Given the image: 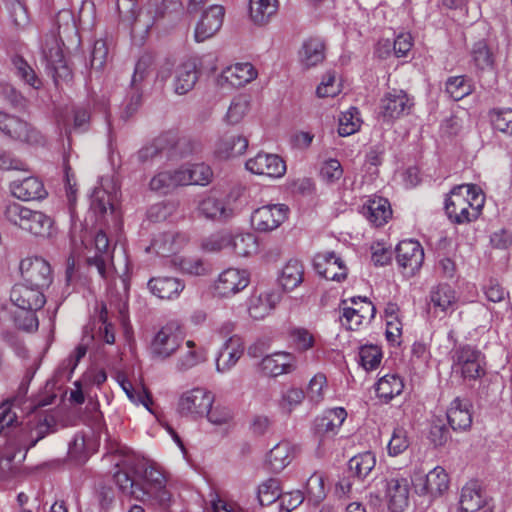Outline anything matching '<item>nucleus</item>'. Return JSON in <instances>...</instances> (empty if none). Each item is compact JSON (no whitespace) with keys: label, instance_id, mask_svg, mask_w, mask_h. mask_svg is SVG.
I'll list each match as a JSON object with an SVG mask.
<instances>
[{"label":"nucleus","instance_id":"obj_1","mask_svg":"<svg viewBox=\"0 0 512 512\" xmlns=\"http://www.w3.org/2000/svg\"><path fill=\"white\" fill-rule=\"evenodd\" d=\"M115 453H119L113 456L119 470L114 474V481L123 493L141 502H169L167 477L157 464H145L141 470H136L135 459L127 453L125 447L117 448Z\"/></svg>","mask_w":512,"mask_h":512},{"label":"nucleus","instance_id":"obj_2","mask_svg":"<svg viewBox=\"0 0 512 512\" xmlns=\"http://www.w3.org/2000/svg\"><path fill=\"white\" fill-rule=\"evenodd\" d=\"M3 218L11 226L30 236L47 240L58 233L55 219L41 210H34L16 201H9L3 207Z\"/></svg>","mask_w":512,"mask_h":512},{"label":"nucleus","instance_id":"obj_3","mask_svg":"<svg viewBox=\"0 0 512 512\" xmlns=\"http://www.w3.org/2000/svg\"><path fill=\"white\" fill-rule=\"evenodd\" d=\"M485 195L474 184H463L451 190L445 200V211L449 219L457 224L476 220L484 207Z\"/></svg>","mask_w":512,"mask_h":512},{"label":"nucleus","instance_id":"obj_4","mask_svg":"<svg viewBox=\"0 0 512 512\" xmlns=\"http://www.w3.org/2000/svg\"><path fill=\"white\" fill-rule=\"evenodd\" d=\"M258 239L251 232H223L207 239L203 248L208 251L230 249L235 255L249 257L258 251Z\"/></svg>","mask_w":512,"mask_h":512},{"label":"nucleus","instance_id":"obj_5","mask_svg":"<svg viewBox=\"0 0 512 512\" xmlns=\"http://www.w3.org/2000/svg\"><path fill=\"white\" fill-rule=\"evenodd\" d=\"M239 196V191H231L224 196L211 193L199 201L197 212L206 219L229 220L240 210L238 205Z\"/></svg>","mask_w":512,"mask_h":512},{"label":"nucleus","instance_id":"obj_6","mask_svg":"<svg viewBox=\"0 0 512 512\" xmlns=\"http://www.w3.org/2000/svg\"><path fill=\"white\" fill-rule=\"evenodd\" d=\"M173 75L172 89L177 95H185L190 92L198 81L200 70L198 61L189 58L178 63L173 69L170 65H164L157 73V78L165 82Z\"/></svg>","mask_w":512,"mask_h":512},{"label":"nucleus","instance_id":"obj_7","mask_svg":"<svg viewBox=\"0 0 512 512\" xmlns=\"http://www.w3.org/2000/svg\"><path fill=\"white\" fill-rule=\"evenodd\" d=\"M214 401L215 396L211 391L203 387H194L179 396L177 411L180 415L192 419L204 418Z\"/></svg>","mask_w":512,"mask_h":512},{"label":"nucleus","instance_id":"obj_8","mask_svg":"<svg viewBox=\"0 0 512 512\" xmlns=\"http://www.w3.org/2000/svg\"><path fill=\"white\" fill-rule=\"evenodd\" d=\"M289 208L285 204L270 203L254 209L250 224L258 233H269L278 229L288 218Z\"/></svg>","mask_w":512,"mask_h":512},{"label":"nucleus","instance_id":"obj_9","mask_svg":"<svg viewBox=\"0 0 512 512\" xmlns=\"http://www.w3.org/2000/svg\"><path fill=\"white\" fill-rule=\"evenodd\" d=\"M413 486L417 495L428 497L431 503L448 491L450 480L447 472L437 466L426 475L416 477L413 480Z\"/></svg>","mask_w":512,"mask_h":512},{"label":"nucleus","instance_id":"obj_10","mask_svg":"<svg viewBox=\"0 0 512 512\" xmlns=\"http://www.w3.org/2000/svg\"><path fill=\"white\" fill-rule=\"evenodd\" d=\"M413 105V99L405 91L392 90L381 98L379 115L383 122L392 124L397 119L409 115Z\"/></svg>","mask_w":512,"mask_h":512},{"label":"nucleus","instance_id":"obj_11","mask_svg":"<svg viewBox=\"0 0 512 512\" xmlns=\"http://www.w3.org/2000/svg\"><path fill=\"white\" fill-rule=\"evenodd\" d=\"M452 369L464 379H477L484 374V358L475 348L460 347L453 354Z\"/></svg>","mask_w":512,"mask_h":512},{"label":"nucleus","instance_id":"obj_12","mask_svg":"<svg viewBox=\"0 0 512 512\" xmlns=\"http://www.w3.org/2000/svg\"><path fill=\"white\" fill-rule=\"evenodd\" d=\"M41 53L47 67L53 72L56 83L70 76V70L66 65L60 42L55 33L45 36L41 44Z\"/></svg>","mask_w":512,"mask_h":512},{"label":"nucleus","instance_id":"obj_13","mask_svg":"<svg viewBox=\"0 0 512 512\" xmlns=\"http://www.w3.org/2000/svg\"><path fill=\"white\" fill-rule=\"evenodd\" d=\"M184 342V333L179 326L167 324L155 335L151 350L152 353L161 359H168L179 349Z\"/></svg>","mask_w":512,"mask_h":512},{"label":"nucleus","instance_id":"obj_14","mask_svg":"<svg viewBox=\"0 0 512 512\" xmlns=\"http://www.w3.org/2000/svg\"><path fill=\"white\" fill-rule=\"evenodd\" d=\"M245 166L249 172L269 179H280L287 170L286 163L280 156L265 152L249 158Z\"/></svg>","mask_w":512,"mask_h":512},{"label":"nucleus","instance_id":"obj_15","mask_svg":"<svg viewBox=\"0 0 512 512\" xmlns=\"http://www.w3.org/2000/svg\"><path fill=\"white\" fill-rule=\"evenodd\" d=\"M250 283V273L246 269L227 268L222 271L214 284L215 293L224 298L243 291Z\"/></svg>","mask_w":512,"mask_h":512},{"label":"nucleus","instance_id":"obj_16","mask_svg":"<svg viewBox=\"0 0 512 512\" xmlns=\"http://www.w3.org/2000/svg\"><path fill=\"white\" fill-rule=\"evenodd\" d=\"M23 282L44 289L51 283V268L41 257H27L20 262Z\"/></svg>","mask_w":512,"mask_h":512},{"label":"nucleus","instance_id":"obj_17","mask_svg":"<svg viewBox=\"0 0 512 512\" xmlns=\"http://www.w3.org/2000/svg\"><path fill=\"white\" fill-rule=\"evenodd\" d=\"M346 418L347 412L342 407L326 410L321 417L317 418L315 431L320 445H326L327 441L339 433Z\"/></svg>","mask_w":512,"mask_h":512},{"label":"nucleus","instance_id":"obj_18","mask_svg":"<svg viewBox=\"0 0 512 512\" xmlns=\"http://www.w3.org/2000/svg\"><path fill=\"white\" fill-rule=\"evenodd\" d=\"M351 304L359 305V309H343L341 324L349 330H359L368 325L375 316L376 309L366 298H352Z\"/></svg>","mask_w":512,"mask_h":512},{"label":"nucleus","instance_id":"obj_19","mask_svg":"<svg viewBox=\"0 0 512 512\" xmlns=\"http://www.w3.org/2000/svg\"><path fill=\"white\" fill-rule=\"evenodd\" d=\"M11 302L24 311H36L46 302L43 289L27 283L16 284L10 293Z\"/></svg>","mask_w":512,"mask_h":512},{"label":"nucleus","instance_id":"obj_20","mask_svg":"<svg viewBox=\"0 0 512 512\" xmlns=\"http://www.w3.org/2000/svg\"><path fill=\"white\" fill-rule=\"evenodd\" d=\"M245 351L244 340L238 336L233 335L229 337L222 345L216 357V371L224 374L231 371Z\"/></svg>","mask_w":512,"mask_h":512},{"label":"nucleus","instance_id":"obj_21","mask_svg":"<svg viewBox=\"0 0 512 512\" xmlns=\"http://www.w3.org/2000/svg\"><path fill=\"white\" fill-rule=\"evenodd\" d=\"M396 253L398 264L406 270L407 274L414 275L421 268L424 250L418 241L412 239L401 241L396 247Z\"/></svg>","mask_w":512,"mask_h":512},{"label":"nucleus","instance_id":"obj_22","mask_svg":"<svg viewBox=\"0 0 512 512\" xmlns=\"http://www.w3.org/2000/svg\"><path fill=\"white\" fill-rule=\"evenodd\" d=\"M89 266H95L101 277L106 276V263L110 259L109 240L107 235L98 232L90 246L85 245L83 254Z\"/></svg>","mask_w":512,"mask_h":512},{"label":"nucleus","instance_id":"obj_23","mask_svg":"<svg viewBox=\"0 0 512 512\" xmlns=\"http://www.w3.org/2000/svg\"><path fill=\"white\" fill-rule=\"evenodd\" d=\"M316 271L327 280L340 282L347 277L344 261L334 252L318 253L314 258Z\"/></svg>","mask_w":512,"mask_h":512},{"label":"nucleus","instance_id":"obj_24","mask_svg":"<svg viewBox=\"0 0 512 512\" xmlns=\"http://www.w3.org/2000/svg\"><path fill=\"white\" fill-rule=\"evenodd\" d=\"M11 194L21 201H41L48 196V192L41 179L29 176L17 179L10 183Z\"/></svg>","mask_w":512,"mask_h":512},{"label":"nucleus","instance_id":"obj_25","mask_svg":"<svg viewBox=\"0 0 512 512\" xmlns=\"http://www.w3.org/2000/svg\"><path fill=\"white\" fill-rule=\"evenodd\" d=\"M225 10L223 6L212 5L201 16L196 25L194 37L197 42H203L214 36L223 24Z\"/></svg>","mask_w":512,"mask_h":512},{"label":"nucleus","instance_id":"obj_26","mask_svg":"<svg viewBox=\"0 0 512 512\" xmlns=\"http://www.w3.org/2000/svg\"><path fill=\"white\" fill-rule=\"evenodd\" d=\"M385 501L390 512H403L409 504V482L406 478L386 481Z\"/></svg>","mask_w":512,"mask_h":512},{"label":"nucleus","instance_id":"obj_27","mask_svg":"<svg viewBox=\"0 0 512 512\" xmlns=\"http://www.w3.org/2000/svg\"><path fill=\"white\" fill-rule=\"evenodd\" d=\"M279 301L280 294L276 291H254L248 298L247 311L251 318L261 320L271 313Z\"/></svg>","mask_w":512,"mask_h":512},{"label":"nucleus","instance_id":"obj_28","mask_svg":"<svg viewBox=\"0 0 512 512\" xmlns=\"http://www.w3.org/2000/svg\"><path fill=\"white\" fill-rule=\"evenodd\" d=\"M446 419L454 431H466L472 425L471 405L468 400L456 397L447 410Z\"/></svg>","mask_w":512,"mask_h":512},{"label":"nucleus","instance_id":"obj_29","mask_svg":"<svg viewBox=\"0 0 512 512\" xmlns=\"http://www.w3.org/2000/svg\"><path fill=\"white\" fill-rule=\"evenodd\" d=\"M187 244V237L177 232H164L156 235L150 249L163 257L174 258Z\"/></svg>","mask_w":512,"mask_h":512},{"label":"nucleus","instance_id":"obj_30","mask_svg":"<svg viewBox=\"0 0 512 512\" xmlns=\"http://www.w3.org/2000/svg\"><path fill=\"white\" fill-rule=\"evenodd\" d=\"M261 369L271 377L291 373L296 369V357L284 351L272 353L262 359Z\"/></svg>","mask_w":512,"mask_h":512},{"label":"nucleus","instance_id":"obj_31","mask_svg":"<svg viewBox=\"0 0 512 512\" xmlns=\"http://www.w3.org/2000/svg\"><path fill=\"white\" fill-rule=\"evenodd\" d=\"M457 302L456 291L447 284H439L429 293V305L435 312L452 313L456 309Z\"/></svg>","mask_w":512,"mask_h":512},{"label":"nucleus","instance_id":"obj_32","mask_svg":"<svg viewBox=\"0 0 512 512\" xmlns=\"http://www.w3.org/2000/svg\"><path fill=\"white\" fill-rule=\"evenodd\" d=\"M208 350L197 345L193 340L185 342V350L177 357L175 368L179 372H186L207 360Z\"/></svg>","mask_w":512,"mask_h":512},{"label":"nucleus","instance_id":"obj_33","mask_svg":"<svg viewBox=\"0 0 512 512\" xmlns=\"http://www.w3.org/2000/svg\"><path fill=\"white\" fill-rule=\"evenodd\" d=\"M487 504V497L476 482L464 485L460 492L457 512H476Z\"/></svg>","mask_w":512,"mask_h":512},{"label":"nucleus","instance_id":"obj_34","mask_svg":"<svg viewBox=\"0 0 512 512\" xmlns=\"http://www.w3.org/2000/svg\"><path fill=\"white\" fill-rule=\"evenodd\" d=\"M363 214L372 224L382 226L391 218L392 209L386 198L375 195L363 205Z\"/></svg>","mask_w":512,"mask_h":512},{"label":"nucleus","instance_id":"obj_35","mask_svg":"<svg viewBox=\"0 0 512 512\" xmlns=\"http://www.w3.org/2000/svg\"><path fill=\"white\" fill-rule=\"evenodd\" d=\"M184 287V283L174 277H155L148 282L151 293L160 299L166 300L178 298Z\"/></svg>","mask_w":512,"mask_h":512},{"label":"nucleus","instance_id":"obj_36","mask_svg":"<svg viewBox=\"0 0 512 512\" xmlns=\"http://www.w3.org/2000/svg\"><path fill=\"white\" fill-rule=\"evenodd\" d=\"M258 72L249 62L235 63L222 72V79L234 87L244 86L257 78Z\"/></svg>","mask_w":512,"mask_h":512},{"label":"nucleus","instance_id":"obj_37","mask_svg":"<svg viewBox=\"0 0 512 512\" xmlns=\"http://www.w3.org/2000/svg\"><path fill=\"white\" fill-rule=\"evenodd\" d=\"M295 456V447L288 441L277 443L267 454L266 464L273 472L285 469Z\"/></svg>","mask_w":512,"mask_h":512},{"label":"nucleus","instance_id":"obj_38","mask_svg":"<svg viewBox=\"0 0 512 512\" xmlns=\"http://www.w3.org/2000/svg\"><path fill=\"white\" fill-rule=\"evenodd\" d=\"M0 130L12 138L20 141H32L33 131L21 119L0 111Z\"/></svg>","mask_w":512,"mask_h":512},{"label":"nucleus","instance_id":"obj_39","mask_svg":"<svg viewBox=\"0 0 512 512\" xmlns=\"http://www.w3.org/2000/svg\"><path fill=\"white\" fill-rule=\"evenodd\" d=\"M277 11V0H249V18L257 26L268 24Z\"/></svg>","mask_w":512,"mask_h":512},{"label":"nucleus","instance_id":"obj_40","mask_svg":"<svg viewBox=\"0 0 512 512\" xmlns=\"http://www.w3.org/2000/svg\"><path fill=\"white\" fill-rule=\"evenodd\" d=\"M182 186L184 185H207L212 180L213 172L204 163H196L178 168Z\"/></svg>","mask_w":512,"mask_h":512},{"label":"nucleus","instance_id":"obj_41","mask_svg":"<svg viewBox=\"0 0 512 512\" xmlns=\"http://www.w3.org/2000/svg\"><path fill=\"white\" fill-rule=\"evenodd\" d=\"M303 277V264L297 259H290L281 268L278 282L284 290L291 291L302 283Z\"/></svg>","mask_w":512,"mask_h":512},{"label":"nucleus","instance_id":"obj_42","mask_svg":"<svg viewBox=\"0 0 512 512\" xmlns=\"http://www.w3.org/2000/svg\"><path fill=\"white\" fill-rule=\"evenodd\" d=\"M247 147L248 140L241 135H235L221 139L216 145L215 154L220 159H229L244 154Z\"/></svg>","mask_w":512,"mask_h":512},{"label":"nucleus","instance_id":"obj_43","mask_svg":"<svg viewBox=\"0 0 512 512\" xmlns=\"http://www.w3.org/2000/svg\"><path fill=\"white\" fill-rule=\"evenodd\" d=\"M96 450V441L89 433H77L69 444V455L77 461H85Z\"/></svg>","mask_w":512,"mask_h":512},{"label":"nucleus","instance_id":"obj_44","mask_svg":"<svg viewBox=\"0 0 512 512\" xmlns=\"http://www.w3.org/2000/svg\"><path fill=\"white\" fill-rule=\"evenodd\" d=\"M324 60V44L320 39L312 38L303 43L299 51V61L305 68H311Z\"/></svg>","mask_w":512,"mask_h":512},{"label":"nucleus","instance_id":"obj_45","mask_svg":"<svg viewBox=\"0 0 512 512\" xmlns=\"http://www.w3.org/2000/svg\"><path fill=\"white\" fill-rule=\"evenodd\" d=\"M403 389V379L397 374H387L382 376L376 385L378 397L386 401L400 395Z\"/></svg>","mask_w":512,"mask_h":512},{"label":"nucleus","instance_id":"obj_46","mask_svg":"<svg viewBox=\"0 0 512 512\" xmlns=\"http://www.w3.org/2000/svg\"><path fill=\"white\" fill-rule=\"evenodd\" d=\"M178 186H182V180L178 169L158 172L153 176L149 183L151 190L163 194L168 193L170 190Z\"/></svg>","mask_w":512,"mask_h":512},{"label":"nucleus","instance_id":"obj_47","mask_svg":"<svg viewBox=\"0 0 512 512\" xmlns=\"http://www.w3.org/2000/svg\"><path fill=\"white\" fill-rule=\"evenodd\" d=\"M470 54L471 61L478 70L486 71L493 69L495 62L494 53L484 40L474 43Z\"/></svg>","mask_w":512,"mask_h":512},{"label":"nucleus","instance_id":"obj_48","mask_svg":"<svg viewBox=\"0 0 512 512\" xmlns=\"http://www.w3.org/2000/svg\"><path fill=\"white\" fill-rule=\"evenodd\" d=\"M250 111V100L246 95H238L231 101L223 121L227 125H237L243 121Z\"/></svg>","mask_w":512,"mask_h":512},{"label":"nucleus","instance_id":"obj_49","mask_svg":"<svg viewBox=\"0 0 512 512\" xmlns=\"http://www.w3.org/2000/svg\"><path fill=\"white\" fill-rule=\"evenodd\" d=\"M325 475L321 472H314L305 485V495L309 502L319 504L326 497Z\"/></svg>","mask_w":512,"mask_h":512},{"label":"nucleus","instance_id":"obj_50","mask_svg":"<svg viewBox=\"0 0 512 512\" xmlns=\"http://www.w3.org/2000/svg\"><path fill=\"white\" fill-rule=\"evenodd\" d=\"M9 17L17 29H25L30 23V17L24 0H4Z\"/></svg>","mask_w":512,"mask_h":512},{"label":"nucleus","instance_id":"obj_51","mask_svg":"<svg viewBox=\"0 0 512 512\" xmlns=\"http://www.w3.org/2000/svg\"><path fill=\"white\" fill-rule=\"evenodd\" d=\"M282 490L279 480L269 478L259 484L257 488V499L260 505H270L280 499Z\"/></svg>","mask_w":512,"mask_h":512},{"label":"nucleus","instance_id":"obj_52","mask_svg":"<svg viewBox=\"0 0 512 512\" xmlns=\"http://www.w3.org/2000/svg\"><path fill=\"white\" fill-rule=\"evenodd\" d=\"M362 120L356 108L342 112L338 119V134L342 137L356 133L361 127Z\"/></svg>","mask_w":512,"mask_h":512},{"label":"nucleus","instance_id":"obj_53","mask_svg":"<svg viewBox=\"0 0 512 512\" xmlns=\"http://www.w3.org/2000/svg\"><path fill=\"white\" fill-rule=\"evenodd\" d=\"M492 127L507 136L512 137V109L495 108L489 112Z\"/></svg>","mask_w":512,"mask_h":512},{"label":"nucleus","instance_id":"obj_54","mask_svg":"<svg viewBox=\"0 0 512 512\" xmlns=\"http://www.w3.org/2000/svg\"><path fill=\"white\" fill-rule=\"evenodd\" d=\"M375 465L376 457L370 451L358 454L351 458L349 461L350 470L354 472L359 478L367 477Z\"/></svg>","mask_w":512,"mask_h":512},{"label":"nucleus","instance_id":"obj_55","mask_svg":"<svg viewBox=\"0 0 512 512\" xmlns=\"http://www.w3.org/2000/svg\"><path fill=\"white\" fill-rule=\"evenodd\" d=\"M446 91L453 100L459 101L472 93L473 86L464 76H455L447 80Z\"/></svg>","mask_w":512,"mask_h":512},{"label":"nucleus","instance_id":"obj_56","mask_svg":"<svg viewBox=\"0 0 512 512\" xmlns=\"http://www.w3.org/2000/svg\"><path fill=\"white\" fill-rule=\"evenodd\" d=\"M450 437V432L441 415H433L430 421L429 439L435 446L444 445Z\"/></svg>","mask_w":512,"mask_h":512},{"label":"nucleus","instance_id":"obj_57","mask_svg":"<svg viewBox=\"0 0 512 512\" xmlns=\"http://www.w3.org/2000/svg\"><path fill=\"white\" fill-rule=\"evenodd\" d=\"M116 195L107 192L102 186L94 189L91 196V208L95 213L105 214L108 209L113 210V201Z\"/></svg>","mask_w":512,"mask_h":512},{"label":"nucleus","instance_id":"obj_58","mask_svg":"<svg viewBox=\"0 0 512 512\" xmlns=\"http://www.w3.org/2000/svg\"><path fill=\"white\" fill-rule=\"evenodd\" d=\"M328 390L327 378L324 374L318 373L312 377L307 389L308 399L319 404L324 400L325 394Z\"/></svg>","mask_w":512,"mask_h":512},{"label":"nucleus","instance_id":"obj_59","mask_svg":"<svg viewBox=\"0 0 512 512\" xmlns=\"http://www.w3.org/2000/svg\"><path fill=\"white\" fill-rule=\"evenodd\" d=\"M204 418L207 421L215 426H224L229 425L234 419L233 410L224 405H216L215 407L208 409L207 414H205Z\"/></svg>","mask_w":512,"mask_h":512},{"label":"nucleus","instance_id":"obj_60","mask_svg":"<svg viewBox=\"0 0 512 512\" xmlns=\"http://www.w3.org/2000/svg\"><path fill=\"white\" fill-rule=\"evenodd\" d=\"M360 363L365 370L378 367L382 359V352L377 345H364L359 350Z\"/></svg>","mask_w":512,"mask_h":512},{"label":"nucleus","instance_id":"obj_61","mask_svg":"<svg viewBox=\"0 0 512 512\" xmlns=\"http://www.w3.org/2000/svg\"><path fill=\"white\" fill-rule=\"evenodd\" d=\"M341 92V83L334 72L326 73L316 89L318 97H335Z\"/></svg>","mask_w":512,"mask_h":512},{"label":"nucleus","instance_id":"obj_62","mask_svg":"<svg viewBox=\"0 0 512 512\" xmlns=\"http://www.w3.org/2000/svg\"><path fill=\"white\" fill-rule=\"evenodd\" d=\"M290 339L296 349L300 351L311 349L315 343L314 334L310 330L302 327L293 328L290 331Z\"/></svg>","mask_w":512,"mask_h":512},{"label":"nucleus","instance_id":"obj_63","mask_svg":"<svg viewBox=\"0 0 512 512\" xmlns=\"http://www.w3.org/2000/svg\"><path fill=\"white\" fill-rule=\"evenodd\" d=\"M174 265L178 266L179 269L190 275H203L206 272V268L202 260L197 258H186L182 256H176L173 258Z\"/></svg>","mask_w":512,"mask_h":512},{"label":"nucleus","instance_id":"obj_64","mask_svg":"<svg viewBox=\"0 0 512 512\" xmlns=\"http://www.w3.org/2000/svg\"><path fill=\"white\" fill-rule=\"evenodd\" d=\"M320 176L326 183H335L343 176V168L337 159L326 160L320 169Z\"/></svg>","mask_w":512,"mask_h":512}]
</instances>
